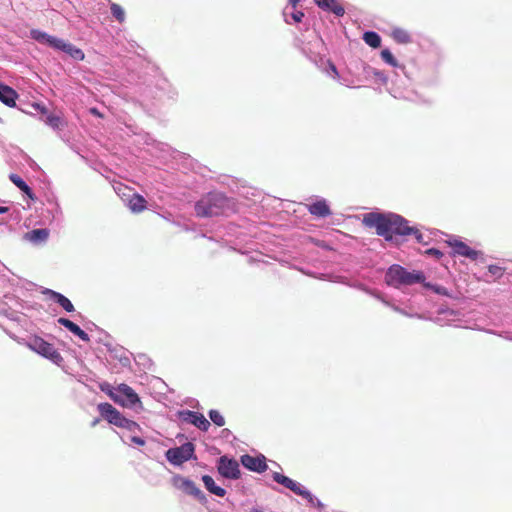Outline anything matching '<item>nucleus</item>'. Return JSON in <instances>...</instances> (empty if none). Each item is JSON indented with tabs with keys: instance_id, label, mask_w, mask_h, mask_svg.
<instances>
[{
	"instance_id": "nucleus-10",
	"label": "nucleus",
	"mask_w": 512,
	"mask_h": 512,
	"mask_svg": "<svg viewBox=\"0 0 512 512\" xmlns=\"http://www.w3.org/2000/svg\"><path fill=\"white\" fill-rule=\"evenodd\" d=\"M242 465L254 472H264L267 469L266 458L264 456H251L245 454L241 456Z\"/></svg>"
},
{
	"instance_id": "nucleus-1",
	"label": "nucleus",
	"mask_w": 512,
	"mask_h": 512,
	"mask_svg": "<svg viewBox=\"0 0 512 512\" xmlns=\"http://www.w3.org/2000/svg\"><path fill=\"white\" fill-rule=\"evenodd\" d=\"M362 223L367 228H374L376 234L391 241L394 236L411 234L412 227L402 216L394 213L369 212L363 215Z\"/></svg>"
},
{
	"instance_id": "nucleus-5",
	"label": "nucleus",
	"mask_w": 512,
	"mask_h": 512,
	"mask_svg": "<svg viewBox=\"0 0 512 512\" xmlns=\"http://www.w3.org/2000/svg\"><path fill=\"white\" fill-rule=\"evenodd\" d=\"M97 409L103 419L108 423L115 425L119 428H124L129 431L138 429V424L130 419L125 418L113 405L104 402L97 405Z\"/></svg>"
},
{
	"instance_id": "nucleus-15",
	"label": "nucleus",
	"mask_w": 512,
	"mask_h": 512,
	"mask_svg": "<svg viewBox=\"0 0 512 512\" xmlns=\"http://www.w3.org/2000/svg\"><path fill=\"white\" fill-rule=\"evenodd\" d=\"M17 92L11 87L0 83V101L9 107L16 105Z\"/></svg>"
},
{
	"instance_id": "nucleus-16",
	"label": "nucleus",
	"mask_w": 512,
	"mask_h": 512,
	"mask_svg": "<svg viewBox=\"0 0 512 512\" xmlns=\"http://www.w3.org/2000/svg\"><path fill=\"white\" fill-rule=\"evenodd\" d=\"M45 293L50 297V299H52L53 301L58 303L65 311H67V312L74 311V306L71 303V301L67 297L62 295L61 293L50 290V289H48Z\"/></svg>"
},
{
	"instance_id": "nucleus-18",
	"label": "nucleus",
	"mask_w": 512,
	"mask_h": 512,
	"mask_svg": "<svg viewBox=\"0 0 512 512\" xmlns=\"http://www.w3.org/2000/svg\"><path fill=\"white\" fill-rule=\"evenodd\" d=\"M202 481L206 487V489L216 495V496H219V497H224L225 494H226V490L220 486H217L215 484V481L214 479L210 476V475H203L202 476Z\"/></svg>"
},
{
	"instance_id": "nucleus-40",
	"label": "nucleus",
	"mask_w": 512,
	"mask_h": 512,
	"mask_svg": "<svg viewBox=\"0 0 512 512\" xmlns=\"http://www.w3.org/2000/svg\"><path fill=\"white\" fill-rule=\"evenodd\" d=\"M300 0H289L293 8H296Z\"/></svg>"
},
{
	"instance_id": "nucleus-19",
	"label": "nucleus",
	"mask_w": 512,
	"mask_h": 512,
	"mask_svg": "<svg viewBox=\"0 0 512 512\" xmlns=\"http://www.w3.org/2000/svg\"><path fill=\"white\" fill-rule=\"evenodd\" d=\"M49 237V230L45 228L34 229L25 234V239L33 243L44 242Z\"/></svg>"
},
{
	"instance_id": "nucleus-35",
	"label": "nucleus",
	"mask_w": 512,
	"mask_h": 512,
	"mask_svg": "<svg viewBox=\"0 0 512 512\" xmlns=\"http://www.w3.org/2000/svg\"><path fill=\"white\" fill-rule=\"evenodd\" d=\"M410 235H414L417 242H419V243L423 242V235L418 229L412 227V231H411Z\"/></svg>"
},
{
	"instance_id": "nucleus-23",
	"label": "nucleus",
	"mask_w": 512,
	"mask_h": 512,
	"mask_svg": "<svg viewBox=\"0 0 512 512\" xmlns=\"http://www.w3.org/2000/svg\"><path fill=\"white\" fill-rule=\"evenodd\" d=\"M288 489L293 491L295 494L307 499L310 503H313L312 494L296 481L293 480V485H290Z\"/></svg>"
},
{
	"instance_id": "nucleus-37",
	"label": "nucleus",
	"mask_w": 512,
	"mask_h": 512,
	"mask_svg": "<svg viewBox=\"0 0 512 512\" xmlns=\"http://www.w3.org/2000/svg\"><path fill=\"white\" fill-rule=\"evenodd\" d=\"M329 67L331 69V72H333L334 76L338 77L339 74H338L336 66L333 63L329 62Z\"/></svg>"
},
{
	"instance_id": "nucleus-3",
	"label": "nucleus",
	"mask_w": 512,
	"mask_h": 512,
	"mask_svg": "<svg viewBox=\"0 0 512 512\" xmlns=\"http://www.w3.org/2000/svg\"><path fill=\"white\" fill-rule=\"evenodd\" d=\"M99 388L115 403L123 407L135 408L137 405L142 407L138 394L125 383L119 384L117 387H113L111 384L104 382L99 385Z\"/></svg>"
},
{
	"instance_id": "nucleus-32",
	"label": "nucleus",
	"mask_w": 512,
	"mask_h": 512,
	"mask_svg": "<svg viewBox=\"0 0 512 512\" xmlns=\"http://www.w3.org/2000/svg\"><path fill=\"white\" fill-rule=\"evenodd\" d=\"M48 46H50V47H52L54 49L63 51L66 48L67 43L64 40H62V39H59V38L54 37V36H51V38L49 40V43H48Z\"/></svg>"
},
{
	"instance_id": "nucleus-13",
	"label": "nucleus",
	"mask_w": 512,
	"mask_h": 512,
	"mask_svg": "<svg viewBox=\"0 0 512 512\" xmlns=\"http://www.w3.org/2000/svg\"><path fill=\"white\" fill-rule=\"evenodd\" d=\"M314 2L320 9L331 12L338 17L345 14V8L338 0H314Z\"/></svg>"
},
{
	"instance_id": "nucleus-25",
	"label": "nucleus",
	"mask_w": 512,
	"mask_h": 512,
	"mask_svg": "<svg viewBox=\"0 0 512 512\" xmlns=\"http://www.w3.org/2000/svg\"><path fill=\"white\" fill-rule=\"evenodd\" d=\"M63 52L67 53L75 60H83L85 58L84 52L70 43H67V46Z\"/></svg>"
},
{
	"instance_id": "nucleus-43",
	"label": "nucleus",
	"mask_w": 512,
	"mask_h": 512,
	"mask_svg": "<svg viewBox=\"0 0 512 512\" xmlns=\"http://www.w3.org/2000/svg\"><path fill=\"white\" fill-rule=\"evenodd\" d=\"M251 512H263V511L259 510V509H252Z\"/></svg>"
},
{
	"instance_id": "nucleus-27",
	"label": "nucleus",
	"mask_w": 512,
	"mask_h": 512,
	"mask_svg": "<svg viewBox=\"0 0 512 512\" xmlns=\"http://www.w3.org/2000/svg\"><path fill=\"white\" fill-rule=\"evenodd\" d=\"M30 34H31L32 39H34L40 43L47 44V45L51 38V35L43 32V31L37 30V29H32Z\"/></svg>"
},
{
	"instance_id": "nucleus-6",
	"label": "nucleus",
	"mask_w": 512,
	"mask_h": 512,
	"mask_svg": "<svg viewBox=\"0 0 512 512\" xmlns=\"http://www.w3.org/2000/svg\"><path fill=\"white\" fill-rule=\"evenodd\" d=\"M26 346L33 352L51 360L55 364H60L63 361L61 354L54 345L39 336L30 337L26 342Z\"/></svg>"
},
{
	"instance_id": "nucleus-28",
	"label": "nucleus",
	"mask_w": 512,
	"mask_h": 512,
	"mask_svg": "<svg viewBox=\"0 0 512 512\" xmlns=\"http://www.w3.org/2000/svg\"><path fill=\"white\" fill-rule=\"evenodd\" d=\"M46 123L54 129H61L64 126L63 119L56 114L48 115L46 118Z\"/></svg>"
},
{
	"instance_id": "nucleus-38",
	"label": "nucleus",
	"mask_w": 512,
	"mask_h": 512,
	"mask_svg": "<svg viewBox=\"0 0 512 512\" xmlns=\"http://www.w3.org/2000/svg\"><path fill=\"white\" fill-rule=\"evenodd\" d=\"M132 441L138 445H144L145 441L140 437H133Z\"/></svg>"
},
{
	"instance_id": "nucleus-41",
	"label": "nucleus",
	"mask_w": 512,
	"mask_h": 512,
	"mask_svg": "<svg viewBox=\"0 0 512 512\" xmlns=\"http://www.w3.org/2000/svg\"><path fill=\"white\" fill-rule=\"evenodd\" d=\"M8 210H9V208H8V207H6V206H1V207H0V214L6 213V212H8Z\"/></svg>"
},
{
	"instance_id": "nucleus-7",
	"label": "nucleus",
	"mask_w": 512,
	"mask_h": 512,
	"mask_svg": "<svg viewBox=\"0 0 512 512\" xmlns=\"http://www.w3.org/2000/svg\"><path fill=\"white\" fill-rule=\"evenodd\" d=\"M195 446L191 442L184 443L180 447L170 448L166 452L167 460L174 465H181L194 458Z\"/></svg>"
},
{
	"instance_id": "nucleus-17",
	"label": "nucleus",
	"mask_w": 512,
	"mask_h": 512,
	"mask_svg": "<svg viewBox=\"0 0 512 512\" xmlns=\"http://www.w3.org/2000/svg\"><path fill=\"white\" fill-rule=\"evenodd\" d=\"M308 210L312 215L317 217H327L331 215V210L324 200H320L309 205Z\"/></svg>"
},
{
	"instance_id": "nucleus-2",
	"label": "nucleus",
	"mask_w": 512,
	"mask_h": 512,
	"mask_svg": "<svg viewBox=\"0 0 512 512\" xmlns=\"http://www.w3.org/2000/svg\"><path fill=\"white\" fill-rule=\"evenodd\" d=\"M229 209V200L222 193L211 192L204 195L195 204V212L199 217H215L225 214Z\"/></svg>"
},
{
	"instance_id": "nucleus-14",
	"label": "nucleus",
	"mask_w": 512,
	"mask_h": 512,
	"mask_svg": "<svg viewBox=\"0 0 512 512\" xmlns=\"http://www.w3.org/2000/svg\"><path fill=\"white\" fill-rule=\"evenodd\" d=\"M58 323L67 328L74 335L78 336L81 340L85 342L90 341L89 335L71 320L61 317L58 319Z\"/></svg>"
},
{
	"instance_id": "nucleus-39",
	"label": "nucleus",
	"mask_w": 512,
	"mask_h": 512,
	"mask_svg": "<svg viewBox=\"0 0 512 512\" xmlns=\"http://www.w3.org/2000/svg\"><path fill=\"white\" fill-rule=\"evenodd\" d=\"M90 113H91V114H93V115H95V116H98V117H101V116H102V115H101V113L98 111V109H97V108H91V109H90Z\"/></svg>"
},
{
	"instance_id": "nucleus-12",
	"label": "nucleus",
	"mask_w": 512,
	"mask_h": 512,
	"mask_svg": "<svg viewBox=\"0 0 512 512\" xmlns=\"http://www.w3.org/2000/svg\"><path fill=\"white\" fill-rule=\"evenodd\" d=\"M450 246L453 249L454 254L467 257L471 260H476L480 255V252L472 249L466 243L462 241L455 240L453 242H449Z\"/></svg>"
},
{
	"instance_id": "nucleus-34",
	"label": "nucleus",
	"mask_w": 512,
	"mask_h": 512,
	"mask_svg": "<svg viewBox=\"0 0 512 512\" xmlns=\"http://www.w3.org/2000/svg\"><path fill=\"white\" fill-rule=\"evenodd\" d=\"M304 17V13L302 11H294L291 13V18L295 23H299L302 21Z\"/></svg>"
},
{
	"instance_id": "nucleus-4",
	"label": "nucleus",
	"mask_w": 512,
	"mask_h": 512,
	"mask_svg": "<svg viewBox=\"0 0 512 512\" xmlns=\"http://www.w3.org/2000/svg\"><path fill=\"white\" fill-rule=\"evenodd\" d=\"M422 272H409L400 265H392L385 275V281L388 285H412L424 281Z\"/></svg>"
},
{
	"instance_id": "nucleus-31",
	"label": "nucleus",
	"mask_w": 512,
	"mask_h": 512,
	"mask_svg": "<svg viewBox=\"0 0 512 512\" xmlns=\"http://www.w3.org/2000/svg\"><path fill=\"white\" fill-rule=\"evenodd\" d=\"M381 58L383 59V61H385L387 64L393 67H396L398 65L397 60L388 49H383L381 51Z\"/></svg>"
},
{
	"instance_id": "nucleus-29",
	"label": "nucleus",
	"mask_w": 512,
	"mask_h": 512,
	"mask_svg": "<svg viewBox=\"0 0 512 512\" xmlns=\"http://www.w3.org/2000/svg\"><path fill=\"white\" fill-rule=\"evenodd\" d=\"M273 480L281 485H283L284 487L286 488H289L290 485H293V480L290 479L289 477L279 473V472H274L273 473Z\"/></svg>"
},
{
	"instance_id": "nucleus-30",
	"label": "nucleus",
	"mask_w": 512,
	"mask_h": 512,
	"mask_svg": "<svg viewBox=\"0 0 512 512\" xmlns=\"http://www.w3.org/2000/svg\"><path fill=\"white\" fill-rule=\"evenodd\" d=\"M209 417L215 425H217L219 427H222L225 425V419L218 410H210Z\"/></svg>"
},
{
	"instance_id": "nucleus-36",
	"label": "nucleus",
	"mask_w": 512,
	"mask_h": 512,
	"mask_svg": "<svg viewBox=\"0 0 512 512\" xmlns=\"http://www.w3.org/2000/svg\"><path fill=\"white\" fill-rule=\"evenodd\" d=\"M426 253L429 254V255H432V256H434V257H436L438 259L443 256V253L440 250L435 249V248L428 249L426 251Z\"/></svg>"
},
{
	"instance_id": "nucleus-22",
	"label": "nucleus",
	"mask_w": 512,
	"mask_h": 512,
	"mask_svg": "<svg viewBox=\"0 0 512 512\" xmlns=\"http://www.w3.org/2000/svg\"><path fill=\"white\" fill-rule=\"evenodd\" d=\"M364 42L372 48H379L381 45L380 36L373 31H367L363 34Z\"/></svg>"
},
{
	"instance_id": "nucleus-11",
	"label": "nucleus",
	"mask_w": 512,
	"mask_h": 512,
	"mask_svg": "<svg viewBox=\"0 0 512 512\" xmlns=\"http://www.w3.org/2000/svg\"><path fill=\"white\" fill-rule=\"evenodd\" d=\"M182 418L185 422L196 426L204 432L208 431L210 427V422L199 412L185 411L182 413Z\"/></svg>"
},
{
	"instance_id": "nucleus-33",
	"label": "nucleus",
	"mask_w": 512,
	"mask_h": 512,
	"mask_svg": "<svg viewBox=\"0 0 512 512\" xmlns=\"http://www.w3.org/2000/svg\"><path fill=\"white\" fill-rule=\"evenodd\" d=\"M489 272L493 275H496L498 277H501L503 275V270L501 267L499 266H496V265H490L489 266Z\"/></svg>"
},
{
	"instance_id": "nucleus-20",
	"label": "nucleus",
	"mask_w": 512,
	"mask_h": 512,
	"mask_svg": "<svg viewBox=\"0 0 512 512\" xmlns=\"http://www.w3.org/2000/svg\"><path fill=\"white\" fill-rule=\"evenodd\" d=\"M147 201L139 194H133L128 201V206L132 212L140 213L146 209Z\"/></svg>"
},
{
	"instance_id": "nucleus-26",
	"label": "nucleus",
	"mask_w": 512,
	"mask_h": 512,
	"mask_svg": "<svg viewBox=\"0 0 512 512\" xmlns=\"http://www.w3.org/2000/svg\"><path fill=\"white\" fill-rule=\"evenodd\" d=\"M110 9L111 14L119 23H123L125 21V11L119 4L112 3Z\"/></svg>"
},
{
	"instance_id": "nucleus-8",
	"label": "nucleus",
	"mask_w": 512,
	"mask_h": 512,
	"mask_svg": "<svg viewBox=\"0 0 512 512\" xmlns=\"http://www.w3.org/2000/svg\"><path fill=\"white\" fill-rule=\"evenodd\" d=\"M172 484L176 489H179L186 493L187 495H191L196 498L200 503L205 504L207 498L205 494L196 486V484L181 475H175L172 478Z\"/></svg>"
},
{
	"instance_id": "nucleus-21",
	"label": "nucleus",
	"mask_w": 512,
	"mask_h": 512,
	"mask_svg": "<svg viewBox=\"0 0 512 512\" xmlns=\"http://www.w3.org/2000/svg\"><path fill=\"white\" fill-rule=\"evenodd\" d=\"M9 179L30 199H35V195L32 192V189L25 183V181L19 175L12 173L10 174Z\"/></svg>"
},
{
	"instance_id": "nucleus-42",
	"label": "nucleus",
	"mask_w": 512,
	"mask_h": 512,
	"mask_svg": "<svg viewBox=\"0 0 512 512\" xmlns=\"http://www.w3.org/2000/svg\"><path fill=\"white\" fill-rule=\"evenodd\" d=\"M99 422H100V419H99V418H96V419H94V420L92 421L91 426H92V427H94V426H96Z\"/></svg>"
},
{
	"instance_id": "nucleus-9",
	"label": "nucleus",
	"mask_w": 512,
	"mask_h": 512,
	"mask_svg": "<svg viewBox=\"0 0 512 512\" xmlns=\"http://www.w3.org/2000/svg\"><path fill=\"white\" fill-rule=\"evenodd\" d=\"M218 472L225 478L238 479L240 478L239 463L235 459H230L227 456H222L218 460Z\"/></svg>"
},
{
	"instance_id": "nucleus-24",
	"label": "nucleus",
	"mask_w": 512,
	"mask_h": 512,
	"mask_svg": "<svg viewBox=\"0 0 512 512\" xmlns=\"http://www.w3.org/2000/svg\"><path fill=\"white\" fill-rule=\"evenodd\" d=\"M392 38L400 44H407L411 41L409 33L402 28H395L392 31Z\"/></svg>"
}]
</instances>
